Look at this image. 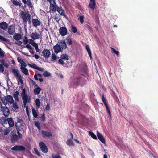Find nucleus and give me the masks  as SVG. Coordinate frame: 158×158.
Segmentation results:
<instances>
[{
	"label": "nucleus",
	"instance_id": "nucleus-1",
	"mask_svg": "<svg viewBox=\"0 0 158 158\" xmlns=\"http://www.w3.org/2000/svg\"><path fill=\"white\" fill-rule=\"evenodd\" d=\"M22 92L21 94V96L23 100V103L24 105L27 103H30V97L26 93V90L25 88H23L22 86H21Z\"/></svg>",
	"mask_w": 158,
	"mask_h": 158
},
{
	"label": "nucleus",
	"instance_id": "nucleus-2",
	"mask_svg": "<svg viewBox=\"0 0 158 158\" xmlns=\"http://www.w3.org/2000/svg\"><path fill=\"white\" fill-rule=\"evenodd\" d=\"M11 71L15 77L17 78L18 83H19V82H20L21 84H23V77L20 74L19 71L17 69H12Z\"/></svg>",
	"mask_w": 158,
	"mask_h": 158
},
{
	"label": "nucleus",
	"instance_id": "nucleus-3",
	"mask_svg": "<svg viewBox=\"0 0 158 158\" xmlns=\"http://www.w3.org/2000/svg\"><path fill=\"white\" fill-rule=\"evenodd\" d=\"M85 82L86 81L84 78L81 77H78L75 81L73 87H77L79 85L82 86L85 84Z\"/></svg>",
	"mask_w": 158,
	"mask_h": 158
},
{
	"label": "nucleus",
	"instance_id": "nucleus-4",
	"mask_svg": "<svg viewBox=\"0 0 158 158\" xmlns=\"http://www.w3.org/2000/svg\"><path fill=\"white\" fill-rule=\"evenodd\" d=\"M50 3V11L53 12L56 11V5L55 0H48Z\"/></svg>",
	"mask_w": 158,
	"mask_h": 158
},
{
	"label": "nucleus",
	"instance_id": "nucleus-5",
	"mask_svg": "<svg viewBox=\"0 0 158 158\" xmlns=\"http://www.w3.org/2000/svg\"><path fill=\"white\" fill-rule=\"evenodd\" d=\"M39 146L42 152L47 153L48 152V149L46 144L42 141H40L39 143Z\"/></svg>",
	"mask_w": 158,
	"mask_h": 158
},
{
	"label": "nucleus",
	"instance_id": "nucleus-6",
	"mask_svg": "<svg viewBox=\"0 0 158 158\" xmlns=\"http://www.w3.org/2000/svg\"><path fill=\"white\" fill-rule=\"evenodd\" d=\"M59 32L62 36H64L68 33L67 30L65 27H60L59 29Z\"/></svg>",
	"mask_w": 158,
	"mask_h": 158
},
{
	"label": "nucleus",
	"instance_id": "nucleus-7",
	"mask_svg": "<svg viewBox=\"0 0 158 158\" xmlns=\"http://www.w3.org/2000/svg\"><path fill=\"white\" fill-rule=\"evenodd\" d=\"M11 150L15 151H24L25 150V148L22 145H15L11 148Z\"/></svg>",
	"mask_w": 158,
	"mask_h": 158
},
{
	"label": "nucleus",
	"instance_id": "nucleus-8",
	"mask_svg": "<svg viewBox=\"0 0 158 158\" xmlns=\"http://www.w3.org/2000/svg\"><path fill=\"white\" fill-rule=\"evenodd\" d=\"M43 56L45 58H48L50 55L51 52L50 51L47 49H44L42 52Z\"/></svg>",
	"mask_w": 158,
	"mask_h": 158
},
{
	"label": "nucleus",
	"instance_id": "nucleus-9",
	"mask_svg": "<svg viewBox=\"0 0 158 158\" xmlns=\"http://www.w3.org/2000/svg\"><path fill=\"white\" fill-rule=\"evenodd\" d=\"M2 110L3 114L6 117H7L9 114L10 111L8 108L6 106L3 107Z\"/></svg>",
	"mask_w": 158,
	"mask_h": 158
},
{
	"label": "nucleus",
	"instance_id": "nucleus-10",
	"mask_svg": "<svg viewBox=\"0 0 158 158\" xmlns=\"http://www.w3.org/2000/svg\"><path fill=\"white\" fill-rule=\"evenodd\" d=\"M97 136L99 139L103 143L105 144L106 143V141L105 138L98 131H97Z\"/></svg>",
	"mask_w": 158,
	"mask_h": 158
},
{
	"label": "nucleus",
	"instance_id": "nucleus-11",
	"mask_svg": "<svg viewBox=\"0 0 158 158\" xmlns=\"http://www.w3.org/2000/svg\"><path fill=\"white\" fill-rule=\"evenodd\" d=\"M56 11H57L60 15L64 16L65 17H66V16L65 14V13L64 12V11L62 9L61 6H60V7H59L56 6Z\"/></svg>",
	"mask_w": 158,
	"mask_h": 158
},
{
	"label": "nucleus",
	"instance_id": "nucleus-12",
	"mask_svg": "<svg viewBox=\"0 0 158 158\" xmlns=\"http://www.w3.org/2000/svg\"><path fill=\"white\" fill-rule=\"evenodd\" d=\"M53 49L55 53L56 54H57L62 51V49L60 46L58 44H56L53 47Z\"/></svg>",
	"mask_w": 158,
	"mask_h": 158
},
{
	"label": "nucleus",
	"instance_id": "nucleus-13",
	"mask_svg": "<svg viewBox=\"0 0 158 158\" xmlns=\"http://www.w3.org/2000/svg\"><path fill=\"white\" fill-rule=\"evenodd\" d=\"M32 22L33 25L35 27L40 26L41 24L40 21L37 19H33L32 20Z\"/></svg>",
	"mask_w": 158,
	"mask_h": 158
},
{
	"label": "nucleus",
	"instance_id": "nucleus-14",
	"mask_svg": "<svg viewBox=\"0 0 158 158\" xmlns=\"http://www.w3.org/2000/svg\"><path fill=\"white\" fill-rule=\"evenodd\" d=\"M31 37L33 40L39 39L40 38V34L37 32H32L31 34Z\"/></svg>",
	"mask_w": 158,
	"mask_h": 158
},
{
	"label": "nucleus",
	"instance_id": "nucleus-15",
	"mask_svg": "<svg viewBox=\"0 0 158 158\" xmlns=\"http://www.w3.org/2000/svg\"><path fill=\"white\" fill-rule=\"evenodd\" d=\"M15 28L14 26L11 25L9 26L8 28V32L10 35L13 34L15 32Z\"/></svg>",
	"mask_w": 158,
	"mask_h": 158
},
{
	"label": "nucleus",
	"instance_id": "nucleus-16",
	"mask_svg": "<svg viewBox=\"0 0 158 158\" xmlns=\"http://www.w3.org/2000/svg\"><path fill=\"white\" fill-rule=\"evenodd\" d=\"M42 136L43 137H49L52 136V134L48 131L42 130L41 131Z\"/></svg>",
	"mask_w": 158,
	"mask_h": 158
},
{
	"label": "nucleus",
	"instance_id": "nucleus-17",
	"mask_svg": "<svg viewBox=\"0 0 158 158\" xmlns=\"http://www.w3.org/2000/svg\"><path fill=\"white\" fill-rule=\"evenodd\" d=\"M21 15L22 17V19L24 23V24H26L27 22V13H25L24 12L22 11L21 14Z\"/></svg>",
	"mask_w": 158,
	"mask_h": 158
},
{
	"label": "nucleus",
	"instance_id": "nucleus-18",
	"mask_svg": "<svg viewBox=\"0 0 158 158\" xmlns=\"http://www.w3.org/2000/svg\"><path fill=\"white\" fill-rule=\"evenodd\" d=\"M8 27V24L5 22H2L0 23V27L3 29H6Z\"/></svg>",
	"mask_w": 158,
	"mask_h": 158
},
{
	"label": "nucleus",
	"instance_id": "nucleus-19",
	"mask_svg": "<svg viewBox=\"0 0 158 158\" xmlns=\"http://www.w3.org/2000/svg\"><path fill=\"white\" fill-rule=\"evenodd\" d=\"M23 123L17 122L15 124V126L18 131H21L23 129Z\"/></svg>",
	"mask_w": 158,
	"mask_h": 158
},
{
	"label": "nucleus",
	"instance_id": "nucleus-20",
	"mask_svg": "<svg viewBox=\"0 0 158 158\" xmlns=\"http://www.w3.org/2000/svg\"><path fill=\"white\" fill-rule=\"evenodd\" d=\"M6 100L7 103H9L10 104H12L14 102V100L13 97L11 95H7L6 97Z\"/></svg>",
	"mask_w": 158,
	"mask_h": 158
},
{
	"label": "nucleus",
	"instance_id": "nucleus-21",
	"mask_svg": "<svg viewBox=\"0 0 158 158\" xmlns=\"http://www.w3.org/2000/svg\"><path fill=\"white\" fill-rule=\"evenodd\" d=\"M106 107V110L107 111L108 113L109 116L110 118H111V113L110 111V109L109 108V106H108V104L106 102V100L103 101Z\"/></svg>",
	"mask_w": 158,
	"mask_h": 158
},
{
	"label": "nucleus",
	"instance_id": "nucleus-22",
	"mask_svg": "<svg viewBox=\"0 0 158 158\" xmlns=\"http://www.w3.org/2000/svg\"><path fill=\"white\" fill-rule=\"evenodd\" d=\"M106 107V110L107 111L108 113L109 116L110 118H111V113L110 111V109L109 108V106H108V104L106 102V100L103 101Z\"/></svg>",
	"mask_w": 158,
	"mask_h": 158
},
{
	"label": "nucleus",
	"instance_id": "nucleus-23",
	"mask_svg": "<svg viewBox=\"0 0 158 158\" xmlns=\"http://www.w3.org/2000/svg\"><path fill=\"white\" fill-rule=\"evenodd\" d=\"M18 137L16 134H14L11 137V141L12 143H14L18 140Z\"/></svg>",
	"mask_w": 158,
	"mask_h": 158
},
{
	"label": "nucleus",
	"instance_id": "nucleus-24",
	"mask_svg": "<svg viewBox=\"0 0 158 158\" xmlns=\"http://www.w3.org/2000/svg\"><path fill=\"white\" fill-rule=\"evenodd\" d=\"M13 38L16 40H19L22 39V36L20 34L16 33L14 35Z\"/></svg>",
	"mask_w": 158,
	"mask_h": 158
},
{
	"label": "nucleus",
	"instance_id": "nucleus-25",
	"mask_svg": "<svg viewBox=\"0 0 158 158\" xmlns=\"http://www.w3.org/2000/svg\"><path fill=\"white\" fill-rule=\"evenodd\" d=\"M60 47L61 48V49H65L67 48L66 43V42L63 40L60 41Z\"/></svg>",
	"mask_w": 158,
	"mask_h": 158
},
{
	"label": "nucleus",
	"instance_id": "nucleus-26",
	"mask_svg": "<svg viewBox=\"0 0 158 158\" xmlns=\"http://www.w3.org/2000/svg\"><path fill=\"white\" fill-rule=\"evenodd\" d=\"M7 121L9 126L10 127H13L14 125V122L12 118H7Z\"/></svg>",
	"mask_w": 158,
	"mask_h": 158
},
{
	"label": "nucleus",
	"instance_id": "nucleus-27",
	"mask_svg": "<svg viewBox=\"0 0 158 158\" xmlns=\"http://www.w3.org/2000/svg\"><path fill=\"white\" fill-rule=\"evenodd\" d=\"M65 40L68 45H71L72 44L73 42L72 39L70 37L68 36L66 38Z\"/></svg>",
	"mask_w": 158,
	"mask_h": 158
},
{
	"label": "nucleus",
	"instance_id": "nucleus-28",
	"mask_svg": "<svg viewBox=\"0 0 158 158\" xmlns=\"http://www.w3.org/2000/svg\"><path fill=\"white\" fill-rule=\"evenodd\" d=\"M72 139H69L67 140L66 143L69 146H73L74 145V143L72 141Z\"/></svg>",
	"mask_w": 158,
	"mask_h": 158
},
{
	"label": "nucleus",
	"instance_id": "nucleus-29",
	"mask_svg": "<svg viewBox=\"0 0 158 158\" xmlns=\"http://www.w3.org/2000/svg\"><path fill=\"white\" fill-rule=\"evenodd\" d=\"M69 56L66 54H62L61 56V58L63 59L64 61H67L69 60Z\"/></svg>",
	"mask_w": 158,
	"mask_h": 158
},
{
	"label": "nucleus",
	"instance_id": "nucleus-30",
	"mask_svg": "<svg viewBox=\"0 0 158 158\" xmlns=\"http://www.w3.org/2000/svg\"><path fill=\"white\" fill-rule=\"evenodd\" d=\"M21 69L22 70V72L25 75H28L29 74L28 71L27 69L25 67H21Z\"/></svg>",
	"mask_w": 158,
	"mask_h": 158
},
{
	"label": "nucleus",
	"instance_id": "nucleus-31",
	"mask_svg": "<svg viewBox=\"0 0 158 158\" xmlns=\"http://www.w3.org/2000/svg\"><path fill=\"white\" fill-rule=\"evenodd\" d=\"M19 94V92L18 91H16L13 94V97L15 100L17 101H19V100L18 97Z\"/></svg>",
	"mask_w": 158,
	"mask_h": 158
},
{
	"label": "nucleus",
	"instance_id": "nucleus-32",
	"mask_svg": "<svg viewBox=\"0 0 158 158\" xmlns=\"http://www.w3.org/2000/svg\"><path fill=\"white\" fill-rule=\"evenodd\" d=\"M32 111L34 117L35 118H37L38 116V114L36 111L33 107H32Z\"/></svg>",
	"mask_w": 158,
	"mask_h": 158
},
{
	"label": "nucleus",
	"instance_id": "nucleus-33",
	"mask_svg": "<svg viewBox=\"0 0 158 158\" xmlns=\"http://www.w3.org/2000/svg\"><path fill=\"white\" fill-rule=\"evenodd\" d=\"M41 89L40 87H37L35 88L34 90V94L36 95H38L39 94L40 92L41 91Z\"/></svg>",
	"mask_w": 158,
	"mask_h": 158
},
{
	"label": "nucleus",
	"instance_id": "nucleus-34",
	"mask_svg": "<svg viewBox=\"0 0 158 158\" xmlns=\"http://www.w3.org/2000/svg\"><path fill=\"white\" fill-rule=\"evenodd\" d=\"M0 40L2 41L6 42L8 44H10V41L9 40L7 39L3 36L0 35Z\"/></svg>",
	"mask_w": 158,
	"mask_h": 158
},
{
	"label": "nucleus",
	"instance_id": "nucleus-35",
	"mask_svg": "<svg viewBox=\"0 0 158 158\" xmlns=\"http://www.w3.org/2000/svg\"><path fill=\"white\" fill-rule=\"evenodd\" d=\"M60 15L56 14L54 16V19L57 22L60 19Z\"/></svg>",
	"mask_w": 158,
	"mask_h": 158
},
{
	"label": "nucleus",
	"instance_id": "nucleus-36",
	"mask_svg": "<svg viewBox=\"0 0 158 158\" xmlns=\"http://www.w3.org/2000/svg\"><path fill=\"white\" fill-rule=\"evenodd\" d=\"M35 104L36 105V107L37 108H39L40 106V102L39 99L38 98L36 99L35 100Z\"/></svg>",
	"mask_w": 158,
	"mask_h": 158
},
{
	"label": "nucleus",
	"instance_id": "nucleus-37",
	"mask_svg": "<svg viewBox=\"0 0 158 158\" xmlns=\"http://www.w3.org/2000/svg\"><path fill=\"white\" fill-rule=\"evenodd\" d=\"M89 133L91 137L93 138L94 139H97V137L95 134H94L92 132L89 131Z\"/></svg>",
	"mask_w": 158,
	"mask_h": 158
},
{
	"label": "nucleus",
	"instance_id": "nucleus-38",
	"mask_svg": "<svg viewBox=\"0 0 158 158\" xmlns=\"http://www.w3.org/2000/svg\"><path fill=\"white\" fill-rule=\"evenodd\" d=\"M96 5V3L90 2L89 5V7L92 10H94Z\"/></svg>",
	"mask_w": 158,
	"mask_h": 158
},
{
	"label": "nucleus",
	"instance_id": "nucleus-39",
	"mask_svg": "<svg viewBox=\"0 0 158 158\" xmlns=\"http://www.w3.org/2000/svg\"><path fill=\"white\" fill-rule=\"evenodd\" d=\"M71 31L74 33H76L77 31V29L76 27L72 25L71 26Z\"/></svg>",
	"mask_w": 158,
	"mask_h": 158
},
{
	"label": "nucleus",
	"instance_id": "nucleus-40",
	"mask_svg": "<svg viewBox=\"0 0 158 158\" xmlns=\"http://www.w3.org/2000/svg\"><path fill=\"white\" fill-rule=\"evenodd\" d=\"M6 97H2L1 98V100L2 102L5 105H6L7 104V101H6Z\"/></svg>",
	"mask_w": 158,
	"mask_h": 158
},
{
	"label": "nucleus",
	"instance_id": "nucleus-41",
	"mask_svg": "<svg viewBox=\"0 0 158 158\" xmlns=\"http://www.w3.org/2000/svg\"><path fill=\"white\" fill-rule=\"evenodd\" d=\"M110 48L111 50V52L114 54H115L117 56H118L119 54V52L118 51L116 50L114 48L111 47Z\"/></svg>",
	"mask_w": 158,
	"mask_h": 158
},
{
	"label": "nucleus",
	"instance_id": "nucleus-42",
	"mask_svg": "<svg viewBox=\"0 0 158 158\" xmlns=\"http://www.w3.org/2000/svg\"><path fill=\"white\" fill-rule=\"evenodd\" d=\"M23 108H26V110L27 114L29 116V111L28 109V107L27 106V103L25 105L23 104Z\"/></svg>",
	"mask_w": 158,
	"mask_h": 158
},
{
	"label": "nucleus",
	"instance_id": "nucleus-43",
	"mask_svg": "<svg viewBox=\"0 0 158 158\" xmlns=\"http://www.w3.org/2000/svg\"><path fill=\"white\" fill-rule=\"evenodd\" d=\"M43 75L45 77H49L51 76V74L47 71H44L43 73Z\"/></svg>",
	"mask_w": 158,
	"mask_h": 158
},
{
	"label": "nucleus",
	"instance_id": "nucleus-44",
	"mask_svg": "<svg viewBox=\"0 0 158 158\" xmlns=\"http://www.w3.org/2000/svg\"><path fill=\"white\" fill-rule=\"evenodd\" d=\"M38 75L37 74H35L34 76V77L35 79L36 80H39V81L40 82H42L43 81V79L42 78H39V79L38 78Z\"/></svg>",
	"mask_w": 158,
	"mask_h": 158
},
{
	"label": "nucleus",
	"instance_id": "nucleus-45",
	"mask_svg": "<svg viewBox=\"0 0 158 158\" xmlns=\"http://www.w3.org/2000/svg\"><path fill=\"white\" fill-rule=\"evenodd\" d=\"M11 2L13 3V4L15 5L16 6H18V5L19 4V2L17 1L16 0H11Z\"/></svg>",
	"mask_w": 158,
	"mask_h": 158
},
{
	"label": "nucleus",
	"instance_id": "nucleus-46",
	"mask_svg": "<svg viewBox=\"0 0 158 158\" xmlns=\"http://www.w3.org/2000/svg\"><path fill=\"white\" fill-rule=\"evenodd\" d=\"M35 125L39 130L41 129V126L39 122L36 121L35 122Z\"/></svg>",
	"mask_w": 158,
	"mask_h": 158
},
{
	"label": "nucleus",
	"instance_id": "nucleus-47",
	"mask_svg": "<svg viewBox=\"0 0 158 158\" xmlns=\"http://www.w3.org/2000/svg\"><path fill=\"white\" fill-rule=\"evenodd\" d=\"M64 61L61 58V59H60L58 60V63L64 66L65 64Z\"/></svg>",
	"mask_w": 158,
	"mask_h": 158
},
{
	"label": "nucleus",
	"instance_id": "nucleus-48",
	"mask_svg": "<svg viewBox=\"0 0 158 158\" xmlns=\"http://www.w3.org/2000/svg\"><path fill=\"white\" fill-rule=\"evenodd\" d=\"M27 5L29 6V7L32 8L33 7V5L30 0H27Z\"/></svg>",
	"mask_w": 158,
	"mask_h": 158
},
{
	"label": "nucleus",
	"instance_id": "nucleus-49",
	"mask_svg": "<svg viewBox=\"0 0 158 158\" xmlns=\"http://www.w3.org/2000/svg\"><path fill=\"white\" fill-rule=\"evenodd\" d=\"M23 41L25 45L27 44L28 42V40L27 37V36H25L24 37Z\"/></svg>",
	"mask_w": 158,
	"mask_h": 158
},
{
	"label": "nucleus",
	"instance_id": "nucleus-50",
	"mask_svg": "<svg viewBox=\"0 0 158 158\" xmlns=\"http://www.w3.org/2000/svg\"><path fill=\"white\" fill-rule=\"evenodd\" d=\"M4 68L3 65L2 64H0V72L3 73L4 70Z\"/></svg>",
	"mask_w": 158,
	"mask_h": 158
},
{
	"label": "nucleus",
	"instance_id": "nucleus-51",
	"mask_svg": "<svg viewBox=\"0 0 158 158\" xmlns=\"http://www.w3.org/2000/svg\"><path fill=\"white\" fill-rule=\"evenodd\" d=\"M111 95L115 99H118V98L116 95V94L115 92L112 91L111 93Z\"/></svg>",
	"mask_w": 158,
	"mask_h": 158
},
{
	"label": "nucleus",
	"instance_id": "nucleus-52",
	"mask_svg": "<svg viewBox=\"0 0 158 158\" xmlns=\"http://www.w3.org/2000/svg\"><path fill=\"white\" fill-rule=\"evenodd\" d=\"M52 158H61V157L59 154H52Z\"/></svg>",
	"mask_w": 158,
	"mask_h": 158
},
{
	"label": "nucleus",
	"instance_id": "nucleus-53",
	"mask_svg": "<svg viewBox=\"0 0 158 158\" xmlns=\"http://www.w3.org/2000/svg\"><path fill=\"white\" fill-rule=\"evenodd\" d=\"M40 118L43 122H44L45 120V116L44 113V112L42 116H41Z\"/></svg>",
	"mask_w": 158,
	"mask_h": 158
},
{
	"label": "nucleus",
	"instance_id": "nucleus-54",
	"mask_svg": "<svg viewBox=\"0 0 158 158\" xmlns=\"http://www.w3.org/2000/svg\"><path fill=\"white\" fill-rule=\"evenodd\" d=\"M27 15L28 20L30 22H31V15L28 11L27 12Z\"/></svg>",
	"mask_w": 158,
	"mask_h": 158
},
{
	"label": "nucleus",
	"instance_id": "nucleus-55",
	"mask_svg": "<svg viewBox=\"0 0 158 158\" xmlns=\"http://www.w3.org/2000/svg\"><path fill=\"white\" fill-rule=\"evenodd\" d=\"M78 19L81 23H83L84 22V16H80V18H78Z\"/></svg>",
	"mask_w": 158,
	"mask_h": 158
},
{
	"label": "nucleus",
	"instance_id": "nucleus-56",
	"mask_svg": "<svg viewBox=\"0 0 158 158\" xmlns=\"http://www.w3.org/2000/svg\"><path fill=\"white\" fill-rule=\"evenodd\" d=\"M87 29L89 30L91 33H93V30L92 28L89 25H87L86 27Z\"/></svg>",
	"mask_w": 158,
	"mask_h": 158
},
{
	"label": "nucleus",
	"instance_id": "nucleus-57",
	"mask_svg": "<svg viewBox=\"0 0 158 158\" xmlns=\"http://www.w3.org/2000/svg\"><path fill=\"white\" fill-rule=\"evenodd\" d=\"M13 107L15 109H17L19 108V107L16 102H13Z\"/></svg>",
	"mask_w": 158,
	"mask_h": 158
},
{
	"label": "nucleus",
	"instance_id": "nucleus-58",
	"mask_svg": "<svg viewBox=\"0 0 158 158\" xmlns=\"http://www.w3.org/2000/svg\"><path fill=\"white\" fill-rule=\"evenodd\" d=\"M45 109L48 111H49L50 110V105L48 103L46 107L45 108Z\"/></svg>",
	"mask_w": 158,
	"mask_h": 158
},
{
	"label": "nucleus",
	"instance_id": "nucleus-59",
	"mask_svg": "<svg viewBox=\"0 0 158 158\" xmlns=\"http://www.w3.org/2000/svg\"><path fill=\"white\" fill-rule=\"evenodd\" d=\"M34 150L35 151V153L39 156H40V155L39 152L38 151V150L36 148H34Z\"/></svg>",
	"mask_w": 158,
	"mask_h": 158
},
{
	"label": "nucleus",
	"instance_id": "nucleus-60",
	"mask_svg": "<svg viewBox=\"0 0 158 158\" xmlns=\"http://www.w3.org/2000/svg\"><path fill=\"white\" fill-rule=\"evenodd\" d=\"M31 82L32 83V85L34 86V87L37 88L39 87L37 85L35 82V81L33 80H31Z\"/></svg>",
	"mask_w": 158,
	"mask_h": 158
},
{
	"label": "nucleus",
	"instance_id": "nucleus-61",
	"mask_svg": "<svg viewBox=\"0 0 158 158\" xmlns=\"http://www.w3.org/2000/svg\"><path fill=\"white\" fill-rule=\"evenodd\" d=\"M52 58L53 60H55L57 58V57L54 53H53L52 55Z\"/></svg>",
	"mask_w": 158,
	"mask_h": 158
},
{
	"label": "nucleus",
	"instance_id": "nucleus-62",
	"mask_svg": "<svg viewBox=\"0 0 158 158\" xmlns=\"http://www.w3.org/2000/svg\"><path fill=\"white\" fill-rule=\"evenodd\" d=\"M26 47L27 48L29 49L30 50H32V47L30 44H27V45L26 46Z\"/></svg>",
	"mask_w": 158,
	"mask_h": 158
},
{
	"label": "nucleus",
	"instance_id": "nucleus-63",
	"mask_svg": "<svg viewBox=\"0 0 158 158\" xmlns=\"http://www.w3.org/2000/svg\"><path fill=\"white\" fill-rule=\"evenodd\" d=\"M17 42H15V44L18 45L19 46L21 45L22 44V42L21 41L17 40Z\"/></svg>",
	"mask_w": 158,
	"mask_h": 158
},
{
	"label": "nucleus",
	"instance_id": "nucleus-64",
	"mask_svg": "<svg viewBox=\"0 0 158 158\" xmlns=\"http://www.w3.org/2000/svg\"><path fill=\"white\" fill-rule=\"evenodd\" d=\"M17 122L23 123V121L22 120L21 118L18 117L17 118Z\"/></svg>",
	"mask_w": 158,
	"mask_h": 158
}]
</instances>
